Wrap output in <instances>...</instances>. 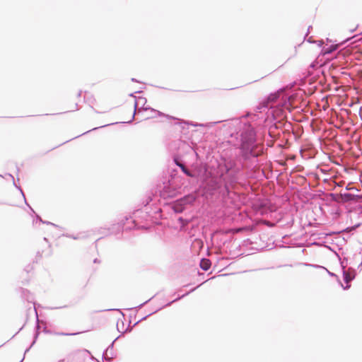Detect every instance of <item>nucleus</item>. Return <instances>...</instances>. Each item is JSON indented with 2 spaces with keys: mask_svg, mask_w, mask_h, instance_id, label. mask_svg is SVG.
<instances>
[{
  "mask_svg": "<svg viewBox=\"0 0 362 362\" xmlns=\"http://www.w3.org/2000/svg\"><path fill=\"white\" fill-rule=\"evenodd\" d=\"M337 49V46L334 45H330L329 47H324L325 54H331Z\"/></svg>",
  "mask_w": 362,
  "mask_h": 362,
  "instance_id": "obj_14",
  "label": "nucleus"
},
{
  "mask_svg": "<svg viewBox=\"0 0 362 362\" xmlns=\"http://www.w3.org/2000/svg\"><path fill=\"white\" fill-rule=\"evenodd\" d=\"M173 158L176 159V158H179L177 156H174Z\"/></svg>",
  "mask_w": 362,
  "mask_h": 362,
  "instance_id": "obj_36",
  "label": "nucleus"
},
{
  "mask_svg": "<svg viewBox=\"0 0 362 362\" xmlns=\"http://www.w3.org/2000/svg\"><path fill=\"white\" fill-rule=\"evenodd\" d=\"M279 95H276V94H272L269 97V100L271 103H272L271 105H269V103L266 105L265 107L269 108L270 110L269 114H271L274 118L276 117H281L283 116L284 113V106L286 105V103H282L280 101H278Z\"/></svg>",
  "mask_w": 362,
  "mask_h": 362,
  "instance_id": "obj_4",
  "label": "nucleus"
},
{
  "mask_svg": "<svg viewBox=\"0 0 362 362\" xmlns=\"http://www.w3.org/2000/svg\"><path fill=\"white\" fill-rule=\"evenodd\" d=\"M137 105H138L137 102H135V104H134V114H133V115H132V119H131L129 121L127 122L126 123L129 124V123H131V122H132V120L134 119V116H135V114H136V111L137 110Z\"/></svg>",
  "mask_w": 362,
  "mask_h": 362,
  "instance_id": "obj_20",
  "label": "nucleus"
},
{
  "mask_svg": "<svg viewBox=\"0 0 362 362\" xmlns=\"http://www.w3.org/2000/svg\"><path fill=\"white\" fill-rule=\"evenodd\" d=\"M65 236H66L68 238H72L74 240H78V239H81V238H85V235H83V233L78 234L77 235L66 234V235H65Z\"/></svg>",
  "mask_w": 362,
  "mask_h": 362,
  "instance_id": "obj_16",
  "label": "nucleus"
},
{
  "mask_svg": "<svg viewBox=\"0 0 362 362\" xmlns=\"http://www.w3.org/2000/svg\"><path fill=\"white\" fill-rule=\"evenodd\" d=\"M240 151L243 158H257L263 153V147L257 142L255 129L250 124L245 125L241 132Z\"/></svg>",
  "mask_w": 362,
  "mask_h": 362,
  "instance_id": "obj_2",
  "label": "nucleus"
},
{
  "mask_svg": "<svg viewBox=\"0 0 362 362\" xmlns=\"http://www.w3.org/2000/svg\"><path fill=\"white\" fill-rule=\"evenodd\" d=\"M78 334V333H64V332L57 333V334H59V335H65V336L76 335Z\"/></svg>",
  "mask_w": 362,
  "mask_h": 362,
  "instance_id": "obj_24",
  "label": "nucleus"
},
{
  "mask_svg": "<svg viewBox=\"0 0 362 362\" xmlns=\"http://www.w3.org/2000/svg\"><path fill=\"white\" fill-rule=\"evenodd\" d=\"M29 207H30V210H32V211H33V212H34V211H33V208H31L30 206H29Z\"/></svg>",
  "mask_w": 362,
  "mask_h": 362,
  "instance_id": "obj_39",
  "label": "nucleus"
},
{
  "mask_svg": "<svg viewBox=\"0 0 362 362\" xmlns=\"http://www.w3.org/2000/svg\"><path fill=\"white\" fill-rule=\"evenodd\" d=\"M153 298V296L151 298H149L148 300H146L145 302H144L143 303L140 304L139 305H138V308H141L145 304H146L147 303H148L152 298Z\"/></svg>",
  "mask_w": 362,
  "mask_h": 362,
  "instance_id": "obj_25",
  "label": "nucleus"
},
{
  "mask_svg": "<svg viewBox=\"0 0 362 362\" xmlns=\"http://www.w3.org/2000/svg\"><path fill=\"white\" fill-rule=\"evenodd\" d=\"M311 28V26H309L308 28V33L310 32V29ZM306 35H308V34H306Z\"/></svg>",
  "mask_w": 362,
  "mask_h": 362,
  "instance_id": "obj_33",
  "label": "nucleus"
},
{
  "mask_svg": "<svg viewBox=\"0 0 362 362\" xmlns=\"http://www.w3.org/2000/svg\"><path fill=\"white\" fill-rule=\"evenodd\" d=\"M356 197V195L348 192L339 193V199L341 202H349L351 201H355Z\"/></svg>",
  "mask_w": 362,
  "mask_h": 362,
  "instance_id": "obj_8",
  "label": "nucleus"
},
{
  "mask_svg": "<svg viewBox=\"0 0 362 362\" xmlns=\"http://www.w3.org/2000/svg\"><path fill=\"white\" fill-rule=\"evenodd\" d=\"M189 293H186L185 294H183L182 296H178L177 298H176L175 299H174L173 300L168 303L167 304H165L164 306H163V308H165V307H168L170 306L172 303H173L174 302H176L178 300L181 299L182 298L185 297V296H187Z\"/></svg>",
  "mask_w": 362,
  "mask_h": 362,
  "instance_id": "obj_17",
  "label": "nucleus"
},
{
  "mask_svg": "<svg viewBox=\"0 0 362 362\" xmlns=\"http://www.w3.org/2000/svg\"><path fill=\"white\" fill-rule=\"evenodd\" d=\"M119 337H117L109 346L105 350V351L103 352V359H105V361H110L111 359H112V357H109L108 356V353L109 351H112V349H113V346H114V344L115 342V341L119 338Z\"/></svg>",
  "mask_w": 362,
  "mask_h": 362,
  "instance_id": "obj_10",
  "label": "nucleus"
},
{
  "mask_svg": "<svg viewBox=\"0 0 362 362\" xmlns=\"http://www.w3.org/2000/svg\"><path fill=\"white\" fill-rule=\"evenodd\" d=\"M330 197H332V199L333 201L341 202V201L339 199V194L331 193Z\"/></svg>",
  "mask_w": 362,
  "mask_h": 362,
  "instance_id": "obj_19",
  "label": "nucleus"
},
{
  "mask_svg": "<svg viewBox=\"0 0 362 362\" xmlns=\"http://www.w3.org/2000/svg\"><path fill=\"white\" fill-rule=\"evenodd\" d=\"M285 160H280V162H279V163L280 165H284V161H285Z\"/></svg>",
  "mask_w": 362,
  "mask_h": 362,
  "instance_id": "obj_26",
  "label": "nucleus"
},
{
  "mask_svg": "<svg viewBox=\"0 0 362 362\" xmlns=\"http://www.w3.org/2000/svg\"><path fill=\"white\" fill-rule=\"evenodd\" d=\"M360 226V223H358L354 226H351V227H348L347 228L345 229V231H353L356 228H357L358 227H359Z\"/></svg>",
  "mask_w": 362,
  "mask_h": 362,
  "instance_id": "obj_22",
  "label": "nucleus"
},
{
  "mask_svg": "<svg viewBox=\"0 0 362 362\" xmlns=\"http://www.w3.org/2000/svg\"><path fill=\"white\" fill-rule=\"evenodd\" d=\"M318 267H320V268H322L324 269H325L327 271V272L328 273V274L330 276H335V277H337V276L333 273V272H329L328 269H327L325 267H322V266H317Z\"/></svg>",
  "mask_w": 362,
  "mask_h": 362,
  "instance_id": "obj_23",
  "label": "nucleus"
},
{
  "mask_svg": "<svg viewBox=\"0 0 362 362\" xmlns=\"http://www.w3.org/2000/svg\"><path fill=\"white\" fill-rule=\"evenodd\" d=\"M98 128V127H95V128H93L92 130H95V129H97Z\"/></svg>",
  "mask_w": 362,
  "mask_h": 362,
  "instance_id": "obj_38",
  "label": "nucleus"
},
{
  "mask_svg": "<svg viewBox=\"0 0 362 362\" xmlns=\"http://www.w3.org/2000/svg\"><path fill=\"white\" fill-rule=\"evenodd\" d=\"M211 265V261L206 258H202L200 261L199 266L204 271H207L210 269Z\"/></svg>",
  "mask_w": 362,
  "mask_h": 362,
  "instance_id": "obj_11",
  "label": "nucleus"
},
{
  "mask_svg": "<svg viewBox=\"0 0 362 362\" xmlns=\"http://www.w3.org/2000/svg\"><path fill=\"white\" fill-rule=\"evenodd\" d=\"M110 310H113V309H106V310H103V311H110Z\"/></svg>",
  "mask_w": 362,
  "mask_h": 362,
  "instance_id": "obj_32",
  "label": "nucleus"
},
{
  "mask_svg": "<svg viewBox=\"0 0 362 362\" xmlns=\"http://www.w3.org/2000/svg\"><path fill=\"white\" fill-rule=\"evenodd\" d=\"M81 93H82V91L79 90V92L78 93V97H80L81 95Z\"/></svg>",
  "mask_w": 362,
  "mask_h": 362,
  "instance_id": "obj_30",
  "label": "nucleus"
},
{
  "mask_svg": "<svg viewBox=\"0 0 362 362\" xmlns=\"http://www.w3.org/2000/svg\"><path fill=\"white\" fill-rule=\"evenodd\" d=\"M222 121H218V122H209V123H207L206 124H197V123H193V122H184L183 123L185 124H190L192 126H194V127H198V126H200V127H213L214 125L216 124H218V123H221Z\"/></svg>",
  "mask_w": 362,
  "mask_h": 362,
  "instance_id": "obj_13",
  "label": "nucleus"
},
{
  "mask_svg": "<svg viewBox=\"0 0 362 362\" xmlns=\"http://www.w3.org/2000/svg\"><path fill=\"white\" fill-rule=\"evenodd\" d=\"M148 109H150L149 107H144L143 110H146Z\"/></svg>",
  "mask_w": 362,
  "mask_h": 362,
  "instance_id": "obj_34",
  "label": "nucleus"
},
{
  "mask_svg": "<svg viewBox=\"0 0 362 362\" xmlns=\"http://www.w3.org/2000/svg\"><path fill=\"white\" fill-rule=\"evenodd\" d=\"M110 354H111V356L110 357H113V355L112 354V352H110Z\"/></svg>",
  "mask_w": 362,
  "mask_h": 362,
  "instance_id": "obj_37",
  "label": "nucleus"
},
{
  "mask_svg": "<svg viewBox=\"0 0 362 362\" xmlns=\"http://www.w3.org/2000/svg\"><path fill=\"white\" fill-rule=\"evenodd\" d=\"M339 261L342 270L343 280L346 284L345 286H344L341 284V285L344 290H347L351 286L349 284L350 282L353 281L356 277V270L351 267L347 268L348 265L352 264V262L350 261L349 257H344L343 259L339 258Z\"/></svg>",
  "mask_w": 362,
  "mask_h": 362,
  "instance_id": "obj_3",
  "label": "nucleus"
},
{
  "mask_svg": "<svg viewBox=\"0 0 362 362\" xmlns=\"http://www.w3.org/2000/svg\"><path fill=\"white\" fill-rule=\"evenodd\" d=\"M21 297L27 300L28 302L32 303L34 300L32 294L30 293V291L25 288H21Z\"/></svg>",
  "mask_w": 362,
  "mask_h": 362,
  "instance_id": "obj_9",
  "label": "nucleus"
},
{
  "mask_svg": "<svg viewBox=\"0 0 362 362\" xmlns=\"http://www.w3.org/2000/svg\"><path fill=\"white\" fill-rule=\"evenodd\" d=\"M0 177H4L3 175H1V174H0Z\"/></svg>",
  "mask_w": 362,
  "mask_h": 362,
  "instance_id": "obj_41",
  "label": "nucleus"
},
{
  "mask_svg": "<svg viewBox=\"0 0 362 362\" xmlns=\"http://www.w3.org/2000/svg\"><path fill=\"white\" fill-rule=\"evenodd\" d=\"M5 176H9V177L11 178V180L13 181V185L15 186V187H16V189H18L21 192V194L23 195V198H24V199H25V204H26L28 206H29V205L28 204L27 202H26V199H25V194H24V193H23V189H21V186H19V185H17V183H16V181H15L14 177H13L11 174H10V173H6V174L5 175Z\"/></svg>",
  "mask_w": 362,
  "mask_h": 362,
  "instance_id": "obj_12",
  "label": "nucleus"
},
{
  "mask_svg": "<svg viewBox=\"0 0 362 362\" xmlns=\"http://www.w3.org/2000/svg\"><path fill=\"white\" fill-rule=\"evenodd\" d=\"M93 262L94 263H98V262H100V261L96 258L93 260Z\"/></svg>",
  "mask_w": 362,
  "mask_h": 362,
  "instance_id": "obj_28",
  "label": "nucleus"
},
{
  "mask_svg": "<svg viewBox=\"0 0 362 362\" xmlns=\"http://www.w3.org/2000/svg\"><path fill=\"white\" fill-rule=\"evenodd\" d=\"M151 110L152 111H153V112H156V110H154V109H153V108H151ZM157 112H158V115H160V114H161V113H160V112H159V111H157Z\"/></svg>",
  "mask_w": 362,
  "mask_h": 362,
  "instance_id": "obj_29",
  "label": "nucleus"
},
{
  "mask_svg": "<svg viewBox=\"0 0 362 362\" xmlns=\"http://www.w3.org/2000/svg\"><path fill=\"white\" fill-rule=\"evenodd\" d=\"M197 197L198 193L197 192L182 197L174 203L173 206V211L177 214L182 213L185 209L186 206L192 204L197 200Z\"/></svg>",
  "mask_w": 362,
  "mask_h": 362,
  "instance_id": "obj_5",
  "label": "nucleus"
},
{
  "mask_svg": "<svg viewBox=\"0 0 362 362\" xmlns=\"http://www.w3.org/2000/svg\"><path fill=\"white\" fill-rule=\"evenodd\" d=\"M187 148H188V154L189 156H196L197 158H199L198 157V153H197V151L193 148H192L191 146H187Z\"/></svg>",
  "mask_w": 362,
  "mask_h": 362,
  "instance_id": "obj_15",
  "label": "nucleus"
},
{
  "mask_svg": "<svg viewBox=\"0 0 362 362\" xmlns=\"http://www.w3.org/2000/svg\"><path fill=\"white\" fill-rule=\"evenodd\" d=\"M37 219H38V220H39L41 223H45V224H47V225H51V226H54V227H58V226H57V225H56V224H54V223H51V222H49V221H43V220L41 218V217H40V216H38V215H37Z\"/></svg>",
  "mask_w": 362,
  "mask_h": 362,
  "instance_id": "obj_18",
  "label": "nucleus"
},
{
  "mask_svg": "<svg viewBox=\"0 0 362 362\" xmlns=\"http://www.w3.org/2000/svg\"><path fill=\"white\" fill-rule=\"evenodd\" d=\"M131 80H132V81H133V82H137V83H139V82L138 80H136V78H132Z\"/></svg>",
  "mask_w": 362,
  "mask_h": 362,
  "instance_id": "obj_27",
  "label": "nucleus"
},
{
  "mask_svg": "<svg viewBox=\"0 0 362 362\" xmlns=\"http://www.w3.org/2000/svg\"><path fill=\"white\" fill-rule=\"evenodd\" d=\"M35 313H36V318H37V324H36V326H35V334H34V339L32 342V344H30V346L27 348L25 351V353H24V355L30 350V349L35 344V343L36 342V340L39 336V334H40V325H39V319H38V315H37V310L35 308ZM25 358V356H23V358L19 361V362H22Z\"/></svg>",
  "mask_w": 362,
  "mask_h": 362,
  "instance_id": "obj_7",
  "label": "nucleus"
},
{
  "mask_svg": "<svg viewBox=\"0 0 362 362\" xmlns=\"http://www.w3.org/2000/svg\"><path fill=\"white\" fill-rule=\"evenodd\" d=\"M159 192L163 198L167 199L175 197L177 194V189L171 185L170 180H168L163 182V185L159 187Z\"/></svg>",
  "mask_w": 362,
  "mask_h": 362,
  "instance_id": "obj_6",
  "label": "nucleus"
},
{
  "mask_svg": "<svg viewBox=\"0 0 362 362\" xmlns=\"http://www.w3.org/2000/svg\"><path fill=\"white\" fill-rule=\"evenodd\" d=\"M175 165L188 177L199 181V193L208 198L212 196L226 197L238 182L243 163L237 160H202L187 165L182 160H173Z\"/></svg>",
  "mask_w": 362,
  "mask_h": 362,
  "instance_id": "obj_1",
  "label": "nucleus"
},
{
  "mask_svg": "<svg viewBox=\"0 0 362 362\" xmlns=\"http://www.w3.org/2000/svg\"><path fill=\"white\" fill-rule=\"evenodd\" d=\"M194 290H195V288H192V289L190 291V292H192V291H194Z\"/></svg>",
  "mask_w": 362,
  "mask_h": 362,
  "instance_id": "obj_40",
  "label": "nucleus"
},
{
  "mask_svg": "<svg viewBox=\"0 0 362 362\" xmlns=\"http://www.w3.org/2000/svg\"><path fill=\"white\" fill-rule=\"evenodd\" d=\"M161 308H159V309L156 310V311H154V312H153V313H150V314L147 315L146 316L143 317H142L140 320H139V321H138L135 325H136L137 323H139V322H141V321H142V320H146L148 317H149V316H150V315H151L152 314H153V313H156L157 311L160 310Z\"/></svg>",
  "mask_w": 362,
  "mask_h": 362,
  "instance_id": "obj_21",
  "label": "nucleus"
},
{
  "mask_svg": "<svg viewBox=\"0 0 362 362\" xmlns=\"http://www.w3.org/2000/svg\"><path fill=\"white\" fill-rule=\"evenodd\" d=\"M107 125H108V124L103 125V126H101L100 127H106V126H107Z\"/></svg>",
  "mask_w": 362,
  "mask_h": 362,
  "instance_id": "obj_35",
  "label": "nucleus"
},
{
  "mask_svg": "<svg viewBox=\"0 0 362 362\" xmlns=\"http://www.w3.org/2000/svg\"><path fill=\"white\" fill-rule=\"evenodd\" d=\"M123 224H124V223H121V224H120V223H117V226H118V227H119V228H120V227H122V226Z\"/></svg>",
  "mask_w": 362,
  "mask_h": 362,
  "instance_id": "obj_31",
  "label": "nucleus"
}]
</instances>
